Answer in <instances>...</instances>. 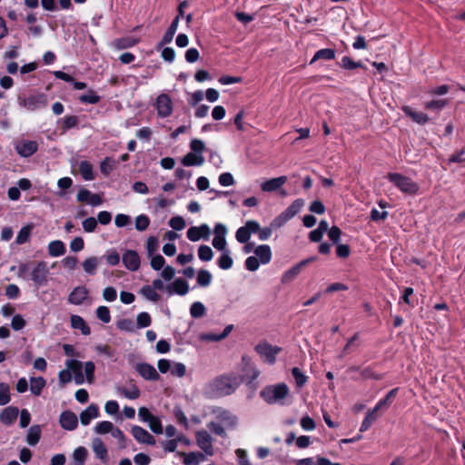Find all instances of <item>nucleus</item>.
Here are the masks:
<instances>
[{
  "mask_svg": "<svg viewBox=\"0 0 465 465\" xmlns=\"http://www.w3.org/2000/svg\"><path fill=\"white\" fill-rule=\"evenodd\" d=\"M242 382V378L235 373L217 376L209 382L205 396L216 399L231 395Z\"/></svg>",
  "mask_w": 465,
  "mask_h": 465,
  "instance_id": "f257e3e1",
  "label": "nucleus"
},
{
  "mask_svg": "<svg viewBox=\"0 0 465 465\" xmlns=\"http://www.w3.org/2000/svg\"><path fill=\"white\" fill-rule=\"evenodd\" d=\"M69 368L72 377L76 384H82L86 380L88 383H93L94 379V364L92 361L84 363V374L83 372V363L76 360L67 361L65 363Z\"/></svg>",
  "mask_w": 465,
  "mask_h": 465,
  "instance_id": "f03ea898",
  "label": "nucleus"
},
{
  "mask_svg": "<svg viewBox=\"0 0 465 465\" xmlns=\"http://www.w3.org/2000/svg\"><path fill=\"white\" fill-rule=\"evenodd\" d=\"M387 178L405 194L416 195L420 191V185L416 182L401 173H389Z\"/></svg>",
  "mask_w": 465,
  "mask_h": 465,
  "instance_id": "7ed1b4c3",
  "label": "nucleus"
},
{
  "mask_svg": "<svg viewBox=\"0 0 465 465\" xmlns=\"http://www.w3.org/2000/svg\"><path fill=\"white\" fill-rule=\"evenodd\" d=\"M260 394L267 403L273 404L287 397L289 388L285 383H279L263 388Z\"/></svg>",
  "mask_w": 465,
  "mask_h": 465,
  "instance_id": "20e7f679",
  "label": "nucleus"
},
{
  "mask_svg": "<svg viewBox=\"0 0 465 465\" xmlns=\"http://www.w3.org/2000/svg\"><path fill=\"white\" fill-rule=\"evenodd\" d=\"M203 145L201 140L194 139L191 142V152L185 154L182 163L185 166L201 165L203 163L202 152Z\"/></svg>",
  "mask_w": 465,
  "mask_h": 465,
  "instance_id": "39448f33",
  "label": "nucleus"
},
{
  "mask_svg": "<svg viewBox=\"0 0 465 465\" xmlns=\"http://www.w3.org/2000/svg\"><path fill=\"white\" fill-rule=\"evenodd\" d=\"M49 269L45 262H37L31 272L30 279L36 287L45 286L48 283Z\"/></svg>",
  "mask_w": 465,
  "mask_h": 465,
  "instance_id": "423d86ee",
  "label": "nucleus"
},
{
  "mask_svg": "<svg viewBox=\"0 0 465 465\" xmlns=\"http://www.w3.org/2000/svg\"><path fill=\"white\" fill-rule=\"evenodd\" d=\"M254 350L267 363L274 364L276 361V355L282 351V348L272 346L264 341L258 343Z\"/></svg>",
  "mask_w": 465,
  "mask_h": 465,
  "instance_id": "0eeeda50",
  "label": "nucleus"
},
{
  "mask_svg": "<svg viewBox=\"0 0 465 465\" xmlns=\"http://www.w3.org/2000/svg\"><path fill=\"white\" fill-rule=\"evenodd\" d=\"M316 256H312L307 259H304L295 265H293L292 268L287 270L282 276V282L283 284H287L294 281L298 275L301 273L302 270L307 266L309 263L316 261Z\"/></svg>",
  "mask_w": 465,
  "mask_h": 465,
  "instance_id": "6e6552de",
  "label": "nucleus"
},
{
  "mask_svg": "<svg viewBox=\"0 0 465 465\" xmlns=\"http://www.w3.org/2000/svg\"><path fill=\"white\" fill-rule=\"evenodd\" d=\"M20 104L29 111H35L47 105V98L44 94H34L27 98L20 99Z\"/></svg>",
  "mask_w": 465,
  "mask_h": 465,
  "instance_id": "1a4fd4ad",
  "label": "nucleus"
},
{
  "mask_svg": "<svg viewBox=\"0 0 465 465\" xmlns=\"http://www.w3.org/2000/svg\"><path fill=\"white\" fill-rule=\"evenodd\" d=\"M76 199L78 202H84L92 206H97L103 203V195L101 193L92 194L91 192L85 188L80 189Z\"/></svg>",
  "mask_w": 465,
  "mask_h": 465,
  "instance_id": "9d476101",
  "label": "nucleus"
},
{
  "mask_svg": "<svg viewBox=\"0 0 465 465\" xmlns=\"http://www.w3.org/2000/svg\"><path fill=\"white\" fill-rule=\"evenodd\" d=\"M156 109L160 116L170 115L173 111L171 98L166 94H160L156 99Z\"/></svg>",
  "mask_w": 465,
  "mask_h": 465,
  "instance_id": "9b49d317",
  "label": "nucleus"
},
{
  "mask_svg": "<svg viewBox=\"0 0 465 465\" xmlns=\"http://www.w3.org/2000/svg\"><path fill=\"white\" fill-rule=\"evenodd\" d=\"M287 182V176H279L269 179L261 184V189L263 192L272 193L279 190Z\"/></svg>",
  "mask_w": 465,
  "mask_h": 465,
  "instance_id": "f8f14e48",
  "label": "nucleus"
},
{
  "mask_svg": "<svg viewBox=\"0 0 465 465\" xmlns=\"http://www.w3.org/2000/svg\"><path fill=\"white\" fill-rule=\"evenodd\" d=\"M123 262L130 271H137L140 267V257L134 251L129 250L123 255Z\"/></svg>",
  "mask_w": 465,
  "mask_h": 465,
  "instance_id": "ddd939ff",
  "label": "nucleus"
},
{
  "mask_svg": "<svg viewBox=\"0 0 465 465\" xmlns=\"http://www.w3.org/2000/svg\"><path fill=\"white\" fill-rule=\"evenodd\" d=\"M132 434L134 439L140 443L153 445L155 443L154 438L144 429L139 426L132 427Z\"/></svg>",
  "mask_w": 465,
  "mask_h": 465,
  "instance_id": "4468645a",
  "label": "nucleus"
},
{
  "mask_svg": "<svg viewBox=\"0 0 465 465\" xmlns=\"http://www.w3.org/2000/svg\"><path fill=\"white\" fill-rule=\"evenodd\" d=\"M59 422L61 426L67 430H73L77 427V416L72 411H64L60 415Z\"/></svg>",
  "mask_w": 465,
  "mask_h": 465,
  "instance_id": "2eb2a0df",
  "label": "nucleus"
},
{
  "mask_svg": "<svg viewBox=\"0 0 465 465\" xmlns=\"http://www.w3.org/2000/svg\"><path fill=\"white\" fill-rule=\"evenodd\" d=\"M38 145L34 141H24L15 145V150L22 157H29L37 151Z\"/></svg>",
  "mask_w": 465,
  "mask_h": 465,
  "instance_id": "dca6fc26",
  "label": "nucleus"
},
{
  "mask_svg": "<svg viewBox=\"0 0 465 465\" xmlns=\"http://www.w3.org/2000/svg\"><path fill=\"white\" fill-rule=\"evenodd\" d=\"M402 112L409 116L413 122L419 124H425L429 122V116L422 112H416L412 110V108L409 105H404L401 107Z\"/></svg>",
  "mask_w": 465,
  "mask_h": 465,
  "instance_id": "f3484780",
  "label": "nucleus"
},
{
  "mask_svg": "<svg viewBox=\"0 0 465 465\" xmlns=\"http://www.w3.org/2000/svg\"><path fill=\"white\" fill-rule=\"evenodd\" d=\"M400 389L398 387L391 389L384 398L381 399L373 407L377 411L387 410L398 395Z\"/></svg>",
  "mask_w": 465,
  "mask_h": 465,
  "instance_id": "a211bd4d",
  "label": "nucleus"
},
{
  "mask_svg": "<svg viewBox=\"0 0 465 465\" xmlns=\"http://www.w3.org/2000/svg\"><path fill=\"white\" fill-rule=\"evenodd\" d=\"M136 371L139 374L146 380H158L159 374L153 366L148 363H140L136 366Z\"/></svg>",
  "mask_w": 465,
  "mask_h": 465,
  "instance_id": "6ab92c4d",
  "label": "nucleus"
},
{
  "mask_svg": "<svg viewBox=\"0 0 465 465\" xmlns=\"http://www.w3.org/2000/svg\"><path fill=\"white\" fill-rule=\"evenodd\" d=\"M254 253L256 255L255 257H257L260 262L262 264H267L272 260V250L271 247L267 244L258 245L254 249Z\"/></svg>",
  "mask_w": 465,
  "mask_h": 465,
  "instance_id": "aec40b11",
  "label": "nucleus"
},
{
  "mask_svg": "<svg viewBox=\"0 0 465 465\" xmlns=\"http://www.w3.org/2000/svg\"><path fill=\"white\" fill-rule=\"evenodd\" d=\"M350 369L351 371H361V376L364 380L371 379V380H374V381H381V380H382L384 378V374L383 373L376 372L373 370L372 366H367L366 368H364L362 370H360V367H358V366H352Z\"/></svg>",
  "mask_w": 465,
  "mask_h": 465,
  "instance_id": "412c9836",
  "label": "nucleus"
},
{
  "mask_svg": "<svg viewBox=\"0 0 465 465\" xmlns=\"http://www.w3.org/2000/svg\"><path fill=\"white\" fill-rule=\"evenodd\" d=\"M99 411L96 405L91 404L80 413V420L83 425H88L91 420L98 417Z\"/></svg>",
  "mask_w": 465,
  "mask_h": 465,
  "instance_id": "4be33fe9",
  "label": "nucleus"
},
{
  "mask_svg": "<svg viewBox=\"0 0 465 465\" xmlns=\"http://www.w3.org/2000/svg\"><path fill=\"white\" fill-rule=\"evenodd\" d=\"M88 295V291L84 287H76L69 294L68 301L73 304H81Z\"/></svg>",
  "mask_w": 465,
  "mask_h": 465,
  "instance_id": "5701e85b",
  "label": "nucleus"
},
{
  "mask_svg": "<svg viewBox=\"0 0 465 465\" xmlns=\"http://www.w3.org/2000/svg\"><path fill=\"white\" fill-rule=\"evenodd\" d=\"M19 411L16 407H7L0 414V420L4 424L10 425L17 418Z\"/></svg>",
  "mask_w": 465,
  "mask_h": 465,
  "instance_id": "b1692460",
  "label": "nucleus"
},
{
  "mask_svg": "<svg viewBox=\"0 0 465 465\" xmlns=\"http://www.w3.org/2000/svg\"><path fill=\"white\" fill-rule=\"evenodd\" d=\"M165 290L168 293H177L183 295L188 292V284L182 279L175 280L172 284L166 286Z\"/></svg>",
  "mask_w": 465,
  "mask_h": 465,
  "instance_id": "393cba45",
  "label": "nucleus"
},
{
  "mask_svg": "<svg viewBox=\"0 0 465 465\" xmlns=\"http://www.w3.org/2000/svg\"><path fill=\"white\" fill-rule=\"evenodd\" d=\"M335 54H336L335 50L331 49V48L320 49L314 54L313 57L310 61V64H312L313 63H315L318 60H325V61L333 60L335 58Z\"/></svg>",
  "mask_w": 465,
  "mask_h": 465,
  "instance_id": "a878e982",
  "label": "nucleus"
},
{
  "mask_svg": "<svg viewBox=\"0 0 465 465\" xmlns=\"http://www.w3.org/2000/svg\"><path fill=\"white\" fill-rule=\"evenodd\" d=\"M379 413L378 411L372 408L371 410H369L361 422V425L360 427V432H364L368 430L373 422L378 419Z\"/></svg>",
  "mask_w": 465,
  "mask_h": 465,
  "instance_id": "bb28decb",
  "label": "nucleus"
},
{
  "mask_svg": "<svg viewBox=\"0 0 465 465\" xmlns=\"http://www.w3.org/2000/svg\"><path fill=\"white\" fill-rule=\"evenodd\" d=\"M338 64L342 69L349 70V71L354 70L357 68H361L364 70L367 69L361 61L355 62L350 56H343Z\"/></svg>",
  "mask_w": 465,
  "mask_h": 465,
  "instance_id": "cd10ccee",
  "label": "nucleus"
},
{
  "mask_svg": "<svg viewBox=\"0 0 465 465\" xmlns=\"http://www.w3.org/2000/svg\"><path fill=\"white\" fill-rule=\"evenodd\" d=\"M217 419L223 422L228 427H234L237 422V419L229 411L219 410L216 415Z\"/></svg>",
  "mask_w": 465,
  "mask_h": 465,
  "instance_id": "c85d7f7f",
  "label": "nucleus"
},
{
  "mask_svg": "<svg viewBox=\"0 0 465 465\" xmlns=\"http://www.w3.org/2000/svg\"><path fill=\"white\" fill-rule=\"evenodd\" d=\"M233 328L234 326L232 324H229L219 334L213 332L205 333V341H220L225 339L231 333Z\"/></svg>",
  "mask_w": 465,
  "mask_h": 465,
  "instance_id": "c756f323",
  "label": "nucleus"
},
{
  "mask_svg": "<svg viewBox=\"0 0 465 465\" xmlns=\"http://www.w3.org/2000/svg\"><path fill=\"white\" fill-rule=\"evenodd\" d=\"M92 448L95 455L100 460H105L107 458V450L101 439H94L92 441Z\"/></svg>",
  "mask_w": 465,
  "mask_h": 465,
  "instance_id": "7c9ffc66",
  "label": "nucleus"
},
{
  "mask_svg": "<svg viewBox=\"0 0 465 465\" xmlns=\"http://www.w3.org/2000/svg\"><path fill=\"white\" fill-rule=\"evenodd\" d=\"M40 435H41L40 426L34 425V426L30 427L27 431L26 442L31 446H35L39 441Z\"/></svg>",
  "mask_w": 465,
  "mask_h": 465,
  "instance_id": "2f4dec72",
  "label": "nucleus"
},
{
  "mask_svg": "<svg viewBox=\"0 0 465 465\" xmlns=\"http://www.w3.org/2000/svg\"><path fill=\"white\" fill-rule=\"evenodd\" d=\"M48 252L51 256H61L65 252V247L61 241H52L48 244Z\"/></svg>",
  "mask_w": 465,
  "mask_h": 465,
  "instance_id": "473e14b6",
  "label": "nucleus"
},
{
  "mask_svg": "<svg viewBox=\"0 0 465 465\" xmlns=\"http://www.w3.org/2000/svg\"><path fill=\"white\" fill-rule=\"evenodd\" d=\"M71 324L72 327L74 329H79L84 335H89L90 334V329L86 325L84 319L78 315H73L71 317Z\"/></svg>",
  "mask_w": 465,
  "mask_h": 465,
  "instance_id": "72a5a7b5",
  "label": "nucleus"
},
{
  "mask_svg": "<svg viewBox=\"0 0 465 465\" xmlns=\"http://www.w3.org/2000/svg\"><path fill=\"white\" fill-rule=\"evenodd\" d=\"M138 39L133 36H125L120 39H117L114 42V45L117 49H125L135 45L138 43Z\"/></svg>",
  "mask_w": 465,
  "mask_h": 465,
  "instance_id": "f704fd0d",
  "label": "nucleus"
},
{
  "mask_svg": "<svg viewBox=\"0 0 465 465\" xmlns=\"http://www.w3.org/2000/svg\"><path fill=\"white\" fill-rule=\"evenodd\" d=\"M217 264L222 270H229L233 264V260L230 256L229 250L223 251L222 255L217 260Z\"/></svg>",
  "mask_w": 465,
  "mask_h": 465,
  "instance_id": "c9c22d12",
  "label": "nucleus"
},
{
  "mask_svg": "<svg viewBox=\"0 0 465 465\" xmlns=\"http://www.w3.org/2000/svg\"><path fill=\"white\" fill-rule=\"evenodd\" d=\"M99 260L97 257L92 256L86 258L83 263V269L84 271L88 274H94L96 271V268L98 266Z\"/></svg>",
  "mask_w": 465,
  "mask_h": 465,
  "instance_id": "e433bc0d",
  "label": "nucleus"
},
{
  "mask_svg": "<svg viewBox=\"0 0 465 465\" xmlns=\"http://www.w3.org/2000/svg\"><path fill=\"white\" fill-rule=\"evenodd\" d=\"M45 386V381L42 377L31 378L30 391L33 394L38 396L41 394L43 388Z\"/></svg>",
  "mask_w": 465,
  "mask_h": 465,
  "instance_id": "4c0bfd02",
  "label": "nucleus"
},
{
  "mask_svg": "<svg viewBox=\"0 0 465 465\" xmlns=\"http://www.w3.org/2000/svg\"><path fill=\"white\" fill-rule=\"evenodd\" d=\"M448 104L447 99L431 100L424 103V108L426 110L441 111Z\"/></svg>",
  "mask_w": 465,
  "mask_h": 465,
  "instance_id": "58836bf2",
  "label": "nucleus"
},
{
  "mask_svg": "<svg viewBox=\"0 0 465 465\" xmlns=\"http://www.w3.org/2000/svg\"><path fill=\"white\" fill-rule=\"evenodd\" d=\"M87 456V450L84 447H78L73 453V462L71 465H84Z\"/></svg>",
  "mask_w": 465,
  "mask_h": 465,
  "instance_id": "ea45409f",
  "label": "nucleus"
},
{
  "mask_svg": "<svg viewBox=\"0 0 465 465\" xmlns=\"http://www.w3.org/2000/svg\"><path fill=\"white\" fill-rule=\"evenodd\" d=\"M304 201L302 199H296L284 210V212L287 216L293 218L298 213H300Z\"/></svg>",
  "mask_w": 465,
  "mask_h": 465,
  "instance_id": "a19ab883",
  "label": "nucleus"
},
{
  "mask_svg": "<svg viewBox=\"0 0 465 465\" xmlns=\"http://www.w3.org/2000/svg\"><path fill=\"white\" fill-rule=\"evenodd\" d=\"M33 227H34L33 224H27V225L24 226L19 231V232L15 238V242L17 244H23V243L26 242L30 238V234L33 230Z\"/></svg>",
  "mask_w": 465,
  "mask_h": 465,
  "instance_id": "79ce46f5",
  "label": "nucleus"
},
{
  "mask_svg": "<svg viewBox=\"0 0 465 465\" xmlns=\"http://www.w3.org/2000/svg\"><path fill=\"white\" fill-rule=\"evenodd\" d=\"M292 374L298 388H302L307 383L309 379L308 376H306L298 367H293L292 369Z\"/></svg>",
  "mask_w": 465,
  "mask_h": 465,
  "instance_id": "37998d69",
  "label": "nucleus"
},
{
  "mask_svg": "<svg viewBox=\"0 0 465 465\" xmlns=\"http://www.w3.org/2000/svg\"><path fill=\"white\" fill-rule=\"evenodd\" d=\"M118 391L127 399L135 400L140 397V391L135 385H132L129 388H120Z\"/></svg>",
  "mask_w": 465,
  "mask_h": 465,
  "instance_id": "c03bdc74",
  "label": "nucleus"
},
{
  "mask_svg": "<svg viewBox=\"0 0 465 465\" xmlns=\"http://www.w3.org/2000/svg\"><path fill=\"white\" fill-rule=\"evenodd\" d=\"M297 465H331V460L327 458L318 457L317 463L312 458H304L296 461Z\"/></svg>",
  "mask_w": 465,
  "mask_h": 465,
  "instance_id": "a18cd8bd",
  "label": "nucleus"
},
{
  "mask_svg": "<svg viewBox=\"0 0 465 465\" xmlns=\"http://www.w3.org/2000/svg\"><path fill=\"white\" fill-rule=\"evenodd\" d=\"M80 173L83 178L86 181H91L94 179L93 166L86 161L81 162Z\"/></svg>",
  "mask_w": 465,
  "mask_h": 465,
  "instance_id": "49530a36",
  "label": "nucleus"
},
{
  "mask_svg": "<svg viewBox=\"0 0 465 465\" xmlns=\"http://www.w3.org/2000/svg\"><path fill=\"white\" fill-rule=\"evenodd\" d=\"M114 428L115 427L114 426V424L111 421L104 420V421L99 422L94 427V431L97 434H106L109 432L112 433Z\"/></svg>",
  "mask_w": 465,
  "mask_h": 465,
  "instance_id": "de8ad7c7",
  "label": "nucleus"
},
{
  "mask_svg": "<svg viewBox=\"0 0 465 465\" xmlns=\"http://www.w3.org/2000/svg\"><path fill=\"white\" fill-rule=\"evenodd\" d=\"M140 292L146 299L150 301L157 302L160 300V295L150 285L143 286Z\"/></svg>",
  "mask_w": 465,
  "mask_h": 465,
  "instance_id": "09e8293b",
  "label": "nucleus"
},
{
  "mask_svg": "<svg viewBox=\"0 0 465 465\" xmlns=\"http://www.w3.org/2000/svg\"><path fill=\"white\" fill-rule=\"evenodd\" d=\"M10 387L6 383H0V405H6L10 401Z\"/></svg>",
  "mask_w": 465,
  "mask_h": 465,
  "instance_id": "8fccbe9b",
  "label": "nucleus"
},
{
  "mask_svg": "<svg viewBox=\"0 0 465 465\" xmlns=\"http://www.w3.org/2000/svg\"><path fill=\"white\" fill-rule=\"evenodd\" d=\"M449 163H465V146H463L460 151L452 153L449 159Z\"/></svg>",
  "mask_w": 465,
  "mask_h": 465,
  "instance_id": "3c124183",
  "label": "nucleus"
},
{
  "mask_svg": "<svg viewBox=\"0 0 465 465\" xmlns=\"http://www.w3.org/2000/svg\"><path fill=\"white\" fill-rule=\"evenodd\" d=\"M115 161L106 157L100 164V170L104 175H108L115 165Z\"/></svg>",
  "mask_w": 465,
  "mask_h": 465,
  "instance_id": "603ef678",
  "label": "nucleus"
},
{
  "mask_svg": "<svg viewBox=\"0 0 465 465\" xmlns=\"http://www.w3.org/2000/svg\"><path fill=\"white\" fill-rule=\"evenodd\" d=\"M235 237L240 243H245L250 240L251 234L245 225H243L236 231Z\"/></svg>",
  "mask_w": 465,
  "mask_h": 465,
  "instance_id": "864d4df0",
  "label": "nucleus"
},
{
  "mask_svg": "<svg viewBox=\"0 0 465 465\" xmlns=\"http://www.w3.org/2000/svg\"><path fill=\"white\" fill-rule=\"evenodd\" d=\"M327 232L329 239L333 244L339 243L342 232L338 226L333 225Z\"/></svg>",
  "mask_w": 465,
  "mask_h": 465,
  "instance_id": "5fc2aeb1",
  "label": "nucleus"
},
{
  "mask_svg": "<svg viewBox=\"0 0 465 465\" xmlns=\"http://www.w3.org/2000/svg\"><path fill=\"white\" fill-rule=\"evenodd\" d=\"M203 227H191L187 232V237L193 241L200 240L203 235Z\"/></svg>",
  "mask_w": 465,
  "mask_h": 465,
  "instance_id": "6e6d98bb",
  "label": "nucleus"
},
{
  "mask_svg": "<svg viewBox=\"0 0 465 465\" xmlns=\"http://www.w3.org/2000/svg\"><path fill=\"white\" fill-rule=\"evenodd\" d=\"M148 423L149 428L151 430L156 434H161L163 432V427L161 424V420L158 417L153 416V418L146 421Z\"/></svg>",
  "mask_w": 465,
  "mask_h": 465,
  "instance_id": "4d7b16f0",
  "label": "nucleus"
},
{
  "mask_svg": "<svg viewBox=\"0 0 465 465\" xmlns=\"http://www.w3.org/2000/svg\"><path fill=\"white\" fill-rule=\"evenodd\" d=\"M300 424H301V427L304 430H307V431H311V430H313L315 428H316V423L315 421L313 420L312 418H311L310 416L306 415L304 417H302L301 419V421H300Z\"/></svg>",
  "mask_w": 465,
  "mask_h": 465,
  "instance_id": "13d9d810",
  "label": "nucleus"
},
{
  "mask_svg": "<svg viewBox=\"0 0 465 465\" xmlns=\"http://www.w3.org/2000/svg\"><path fill=\"white\" fill-rule=\"evenodd\" d=\"M260 261L255 256H249L244 262L245 268L250 272H255L260 266Z\"/></svg>",
  "mask_w": 465,
  "mask_h": 465,
  "instance_id": "bf43d9fd",
  "label": "nucleus"
},
{
  "mask_svg": "<svg viewBox=\"0 0 465 465\" xmlns=\"http://www.w3.org/2000/svg\"><path fill=\"white\" fill-rule=\"evenodd\" d=\"M97 317L104 322L107 323L111 320L110 311L106 306H100L96 311Z\"/></svg>",
  "mask_w": 465,
  "mask_h": 465,
  "instance_id": "052dcab7",
  "label": "nucleus"
},
{
  "mask_svg": "<svg viewBox=\"0 0 465 465\" xmlns=\"http://www.w3.org/2000/svg\"><path fill=\"white\" fill-rule=\"evenodd\" d=\"M336 254L339 258H348L351 254V248L348 244H336Z\"/></svg>",
  "mask_w": 465,
  "mask_h": 465,
  "instance_id": "680f3d73",
  "label": "nucleus"
},
{
  "mask_svg": "<svg viewBox=\"0 0 465 465\" xmlns=\"http://www.w3.org/2000/svg\"><path fill=\"white\" fill-rule=\"evenodd\" d=\"M309 210L316 214H323L326 211L324 204L319 200L312 202Z\"/></svg>",
  "mask_w": 465,
  "mask_h": 465,
  "instance_id": "e2e57ef3",
  "label": "nucleus"
},
{
  "mask_svg": "<svg viewBox=\"0 0 465 465\" xmlns=\"http://www.w3.org/2000/svg\"><path fill=\"white\" fill-rule=\"evenodd\" d=\"M158 248V240L154 236H151L147 239L146 250L148 256H152Z\"/></svg>",
  "mask_w": 465,
  "mask_h": 465,
  "instance_id": "0e129e2a",
  "label": "nucleus"
},
{
  "mask_svg": "<svg viewBox=\"0 0 465 465\" xmlns=\"http://www.w3.org/2000/svg\"><path fill=\"white\" fill-rule=\"evenodd\" d=\"M207 426L211 432L221 437H226L225 430L220 423L212 421Z\"/></svg>",
  "mask_w": 465,
  "mask_h": 465,
  "instance_id": "69168bd1",
  "label": "nucleus"
},
{
  "mask_svg": "<svg viewBox=\"0 0 465 465\" xmlns=\"http://www.w3.org/2000/svg\"><path fill=\"white\" fill-rule=\"evenodd\" d=\"M149 225V219L145 215H139L135 219V228L138 231H144Z\"/></svg>",
  "mask_w": 465,
  "mask_h": 465,
  "instance_id": "338daca9",
  "label": "nucleus"
},
{
  "mask_svg": "<svg viewBox=\"0 0 465 465\" xmlns=\"http://www.w3.org/2000/svg\"><path fill=\"white\" fill-rule=\"evenodd\" d=\"M97 226V221L94 217H89L83 222V228L86 232H92Z\"/></svg>",
  "mask_w": 465,
  "mask_h": 465,
  "instance_id": "774afa93",
  "label": "nucleus"
}]
</instances>
